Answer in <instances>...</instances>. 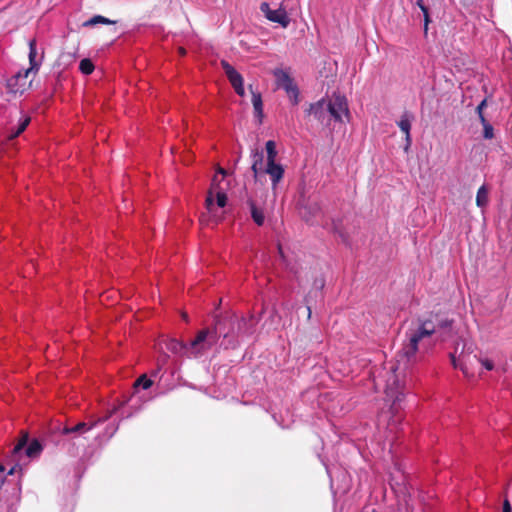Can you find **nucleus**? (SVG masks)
I'll return each instance as SVG.
<instances>
[{
    "instance_id": "f257e3e1",
    "label": "nucleus",
    "mask_w": 512,
    "mask_h": 512,
    "mask_svg": "<svg viewBox=\"0 0 512 512\" xmlns=\"http://www.w3.org/2000/svg\"><path fill=\"white\" fill-rule=\"evenodd\" d=\"M452 326L453 320L440 318L438 315L412 321L405 332L402 356L407 362H414L418 353H425L436 342L449 339L452 336Z\"/></svg>"
},
{
    "instance_id": "f03ea898",
    "label": "nucleus",
    "mask_w": 512,
    "mask_h": 512,
    "mask_svg": "<svg viewBox=\"0 0 512 512\" xmlns=\"http://www.w3.org/2000/svg\"><path fill=\"white\" fill-rule=\"evenodd\" d=\"M259 320L260 318L253 314L249 317H239L230 313L215 316L213 331L217 341L220 340V348L225 350L238 348L246 338L255 333Z\"/></svg>"
},
{
    "instance_id": "7ed1b4c3",
    "label": "nucleus",
    "mask_w": 512,
    "mask_h": 512,
    "mask_svg": "<svg viewBox=\"0 0 512 512\" xmlns=\"http://www.w3.org/2000/svg\"><path fill=\"white\" fill-rule=\"evenodd\" d=\"M28 443V435H24L18 443L10 451L9 461L14 465L9 469L8 474L12 475L16 472L17 468L27 464V459H34L40 456L43 446L41 443L34 439Z\"/></svg>"
},
{
    "instance_id": "20e7f679",
    "label": "nucleus",
    "mask_w": 512,
    "mask_h": 512,
    "mask_svg": "<svg viewBox=\"0 0 512 512\" xmlns=\"http://www.w3.org/2000/svg\"><path fill=\"white\" fill-rule=\"evenodd\" d=\"M386 401L390 402V420L388 422V427L393 430L400 424L401 415L400 411L402 410V402L405 398L404 386L400 383L395 375H392L390 379H388L386 388H385Z\"/></svg>"
},
{
    "instance_id": "39448f33",
    "label": "nucleus",
    "mask_w": 512,
    "mask_h": 512,
    "mask_svg": "<svg viewBox=\"0 0 512 512\" xmlns=\"http://www.w3.org/2000/svg\"><path fill=\"white\" fill-rule=\"evenodd\" d=\"M252 165L251 169L254 174V178L257 179L260 173H265L270 176L272 186L275 188L284 176V168L281 164L274 162H268L266 168L263 169V150L254 148L251 150Z\"/></svg>"
},
{
    "instance_id": "423d86ee",
    "label": "nucleus",
    "mask_w": 512,
    "mask_h": 512,
    "mask_svg": "<svg viewBox=\"0 0 512 512\" xmlns=\"http://www.w3.org/2000/svg\"><path fill=\"white\" fill-rule=\"evenodd\" d=\"M217 343L213 329L200 330L195 338L187 343V358H199L208 353Z\"/></svg>"
},
{
    "instance_id": "0eeeda50",
    "label": "nucleus",
    "mask_w": 512,
    "mask_h": 512,
    "mask_svg": "<svg viewBox=\"0 0 512 512\" xmlns=\"http://www.w3.org/2000/svg\"><path fill=\"white\" fill-rule=\"evenodd\" d=\"M273 75L276 78L277 86L285 90L293 105H297L299 103V89L290 75L282 69H275Z\"/></svg>"
},
{
    "instance_id": "6e6552de",
    "label": "nucleus",
    "mask_w": 512,
    "mask_h": 512,
    "mask_svg": "<svg viewBox=\"0 0 512 512\" xmlns=\"http://www.w3.org/2000/svg\"><path fill=\"white\" fill-rule=\"evenodd\" d=\"M327 104L334 122H343V117L349 118L348 101L344 95L334 93Z\"/></svg>"
},
{
    "instance_id": "1a4fd4ad",
    "label": "nucleus",
    "mask_w": 512,
    "mask_h": 512,
    "mask_svg": "<svg viewBox=\"0 0 512 512\" xmlns=\"http://www.w3.org/2000/svg\"><path fill=\"white\" fill-rule=\"evenodd\" d=\"M472 359L481 363V365L488 371L493 370L494 363L487 358H478L477 355H464L461 354L458 358H456L453 354H451V363L454 368H459L466 376L471 374V370L469 365L472 362Z\"/></svg>"
},
{
    "instance_id": "9d476101",
    "label": "nucleus",
    "mask_w": 512,
    "mask_h": 512,
    "mask_svg": "<svg viewBox=\"0 0 512 512\" xmlns=\"http://www.w3.org/2000/svg\"><path fill=\"white\" fill-rule=\"evenodd\" d=\"M115 410H113L108 416H105V417H99L95 420H90L88 422H79L77 423L76 425L74 426H65L62 428L61 430V434L63 436H70V435H74L75 437L76 436H80V435H83L87 432H89L90 430H92L94 427H96L98 424H101V423H104L105 421L108 420V418L112 415V413H114Z\"/></svg>"
},
{
    "instance_id": "9b49d317",
    "label": "nucleus",
    "mask_w": 512,
    "mask_h": 512,
    "mask_svg": "<svg viewBox=\"0 0 512 512\" xmlns=\"http://www.w3.org/2000/svg\"><path fill=\"white\" fill-rule=\"evenodd\" d=\"M308 115H311L323 126H330L333 121L332 115H330V110L325 99H321L315 103L310 104L308 110Z\"/></svg>"
},
{
    "instance_id": "f8f14e48",
    "label": "nucleus",
    "mask_w": 512,
    "mask_h": 512,
    "mask_svg": "<svg viewBox=\"0 0 512 512\" xmlns=\"http://www.w3.org/2000/svg\"><path fill=\"white\" fill-rule=\"evenodd\" d=\"M260 10L269 21L278 23L284 28L289 26L290 18L284 8L273 10L267 2H263L260 5Z\"/></svg>"
},
{
    "instance_id": "ddd939ff",
    "label": "nucleus",
    "mask_w": 512,
    "mask_h": 512,
    "mask_svg": "<svg viewBox=\"0 0 512 512\" xmlns=\"http://www.w3.org/2000/svg\"><path fill=\"white\" fill-rule=\"evenodd\" d=\"M222 68L224 69V72L231 83L232 87L234 88L235 92L243 97L245 95L244 90V81L242 75L227 61L221 62Z\"/></svg>"
},
{
    "instance_id": "4468645a",
    "label": "nucleus",
    "mask_w": 512,
    "mask_h": 512,
    "mask_svg": "<svg viewBox=\"0 0 512 512\" xmlns=\"http://www.w3.org/2000/svg\"><path fill=\"white\" fill-rule=\"evenodd\" d=\"M31 72L29 70H20L9 79H7L6 87L10 93H23L28 85V75Z\"/></svg>"
},
{
    "instance_id": "2eb2a0df",
    "label": "nucleus",
    "mask_w": 512,
    "mask_h": 512,
    "mask_svg": "<svg viewBox=\"0 0 512 512\" xmlns=\"http://www.w3.org/2000/svg\"><path fill=\"white\" fill-rule=\"evenodd\" d=\"M214 193L216 197V205L219 208L225 207L227 203L226 193L223 190L217 189L214 186H212L205 200L206 208L210 214H213L215 210Z\"/></svg>"
},
{
    "instance_id": "dca6fc26",
    "label": "nucleus",
    "mask_w": 512,
    "mask_h": 512,
    "mask_svg": "<svg viewBox=\"0 0 512 512\" xmlns=\"http://www.w3.org/2000/svg\"><path fill=\"white\" fill-rule=\"evenodd\" d=\"M413 119H414V116L410 112L405 111L401 115L399 121H397L398 127L400 128V130L403 133H405V142H406L405 150H407L412 143L410 130H411V125H412Z\"/></svg>"
},
{
    "instance_id": "f3484780",
    "label": "nucleus",
    "mask_w": 512,
    "mask_h": 512,
    "mask_svg": "<svg viewBox=\"0 0 512 512\" xmlns=\"http://www.w3.org/2000/svg\"><path fill=\"white\" fill-rule=\"evenodd\" d=\"M162 344L173 355L187 358V343L175 338H168Z\"/></svg>"
},
{
    "instance_id": "a211bd4d",
    "label": "nucleus",
    "mask_w": 512,
    "mask_h": 512,
    "mask_svg": "<svg viewBox=\"0 0 512 512\" xmlns=\"http://www.w3.org/2000/svg\"><path fill=\"white\" fill-rule=\"evenodd\" d=\"M43 57H44L43 53L38 57L36 40L31 39L29 41V54H28L30 67L27 70L36 74L40 69V66L43 61Z\"/></svg>"
},
{
    "instance_id": "6ab92c4d",
    "label": "nucleus",
    "mask_w": 512,
    "mask_h": 512,
    "mask_svg": "<svg viewBox=\"0 0 512 512\" xmlns=\"http://www.w3.org/2000/svg\"><path fill=\"white\" fill-rule=\"evenodd\" d=\"M301 213L306 222L314 224L316 218L321 215V207L317 202H311L303 208Z\"/></svg>"
},
{
    "instance_id": "aec40b11",
    "label": "nucleus",
    "mask_w": 512,
    "mask_h": 512,
    "mask_svg": "<svg viewBox=\"0 0 512 512\" xmlns=\"http://www.w3.org/2000/svg\"><path fill=\"white\" fill-rule=\"evenodd\" d=\"M250 89H252L251 85H250ZM251 94H252L251 100H252V105L254 108V113H255L256 117H258L259 122H261L262 118H263V102H262L261 94L257 91H253V90H251Z\"/></svg>"
},
{
    "instance_id": "412c9836",
    "label": "nucleus",
    "mask_w": 512,
    "mask_h": 512,
    "mask_svg": "<svg viewBox=\"0 0 512 512\" xmlns=\"http://www.w3.org/2000/svg\"><path fill=\"white\" fill-rule=\"evenodd\" d=\"M250 211H251V217L253 221L258 225L262 226L265 221L264 212L262 209L258 208L255 203L251 200L248 202Z\"/></svg>"
},
{
    "instance_id": "4be33fe9",
    "label": "nucleus",
    "mask_w": 512,
    "mask_h": 512,
    "mask_svg": "<svg viewBox=\"0 0 512 512\" xmlns=\"http://www.w3.org/2000/svg\"><path fill=\"white\" fill-rule=\"evenodd\" d=\"M476 204L478 207L483 208L488 204V188L486 185H482L476 195Z\"/></svg>"
},
{
    "instance_id": "5701e85b",
    "label": "nucleus",
    "mask_w": 512,
    "mask_h": 512,
    "mask_svg": "<svg viewBox=\"0 0 512 512\" xmlns=\"http://www.w3.org/2000/svg\"><path fill=\"white\" fill-rule=\"evenodd\" d=\"M113 23H114L113 21H111L110 19H108V18H106L104 16L95 15L92 18H90L89 20L85 21L83 23V26L91 27V26H94V25H97V24H113Z\"/></svg>"
},
{
    "instance_id": "b1692460",
    "label": "nucleus",
    "mask_w": 512,
    "mask_h": 512,
    "mask_svg": "<svg viewBox=\"0 0 512 512\" xmlns=\"http://www.w3.org/2000/svg\"><path fill=\"white\" fill-rule=\"evenodd\" d=\"M29 123H30V117H28V116L22 117L20 119L17 129L15 131L11 132V134L9 135V138L14 139V138L18 137L23 131H25V129L27 128Z\"/></svg>"
},
{
    "instance_id": "393cba45",
    "label": "nucleus",
    "mask_w": 512,
    "mask_h": 512,
    "mask_svg": "<svg viewBox=\"0 0 512 512\" xmlns=\"http://www.w3.org/2000/svg\"><path fill=\"white\" fill-rule=\"evenodd\" d=\"M480 123L483 126V138L484 139H492L494 137V128L485 118V116H481Z\"/></svg>"
},
{
    "instance_id": "a878e982",
    "label": "nucleus",
    "mask_w": 512,
    "mask_h": 512,
    "mask_svg": "<svg viewBox=\"0 0 512 512\" xmlns=\"http://www.w3.org/2000/svg\"><path fill=\"white\" fill-rule=\"evenodd\" d=\"M267 153V163L274 162L277 156L276 143L273 140H269L265 145Z\"/></svg>"
},
{
    "instance_id": "bb28decb",
    "label": "nucleus",
    "mask_w": 512,
    "mask_h": 512,
    "mask_svg": "<svg viewBox=\"0 0 512 512\" xmlns=\"http://www.w3.org/2000/svg\"><path fill=\"white\" fill-rule=\"evenodd\" d=\"M79 70L84 75H90L94 71V64L88 58L82 59L79 64Z\"/></svg>"
},
{
    "instance_id": "cd10ccee",
    "label": "nucleus",
    "mask_w": 512,
    "mask_h": 512,
    "mask_svg": "<svg viewBox=\"0 0 512 512\" xmlns=\"http://www.w3.org/2000/svg\"><path fill=\"white\" fill-rule=\"evenodd\" d=\"M152 383V380L148 379L146 375H142L134 382L133 388L137 391L141 386L144 390H146L152 386Z\"/></svg>"
},
{
    "instance_id": "c85d7f7f",
    "label": "nucleus",
    "mask_w": 512,
    "mask_h": 512,
    "mask_svg": "<svg viewBox=\"0 0 512 512\" xmlns=\"http://www.w3.org/2000/svg\"><path fill=\"white\" fill-rule=\"evenodd\" d=\"M417 5L419 6V8L421 9V11H422V12H423V14H424V29H425V31H427V29H428V24H429V22H430L428 8H427V6L424 4L423 0H417Z\"/></svg>"
},
{
    "instance_id": "c756f323",
    "label": "nucleus",
    "mask_w": 512,
    "mask_h": 512,
    "mask_svg": "<svg viewBox=\"0 0 512 512\" xmlns=\"http://www.w3.org/2000/svg\"><path fill=\"white\" fill-rule=\"evenodd\" d=\"M332 230L335 234H338L339 237L341 238V240L344 242V243H348V237L346 236V234L341 230L340 228V225L338 222L336 221H333L332 222Z\"/></svg>"
},
{
    "instance_id": "7c9ffc66",
    "label": "nucleus",
    "mask_w": 512,
    "mask_h": 512,
    "mask_svg": "<svg viewBox=\"0 0 512 512\" xmlns=\"http://www.w3.org/2000/svg\"><path fill=\"white\" fill-rule=\"evenodd\" d=\"M487 106V100L483 99L478 106L476 107V113L478 115V118L481 119V116H484L483 110Z\"/></svg>"
},
{
    "instance_id": "2f4dec72",
    "label": "nucleus",
    "mask_w": 512,
    "mask_h": 512,
    "mask_svg": "<svg viewBox=\"0 0 512 512\" xmlns=\"http://www.w3.org/2000/svg\"><path fill=\"white\" fill-rule=\"evenodd\" d=\"M325 286V280L323 278L315 279L313 283V288L321 291Z\"/></svg>"
},
{
    "instance_id": "473e14b6",
    "label": "nucleus",
    "mask_w": 512,
    "mask_h": 512,
    "mask_svg": "<svg viewBox=\"0 0 512 512\" xmlns=\"http://www.w3.org/2000/svg\"><path fill=\"white\" fill-rule=\"evenodd\" d=\"M169 358V355L167 353H162L160 357L158 358V364L159 366L164 365L167 363V360Z\"/></svg>"
},
{
    "instance_id": "72a5a7b5",
    "label": "nucleus",
    "mask_w": 512,
    "mask_h": 512,
    "mask_svg": "<svg viewBox=\"0 0 512 512\" xmlns=\"http://www.w3.org/2000/svg\"><path fill=\"white\" fill-rule=\"evenodd\" d=\"M511 511H512V508H511V505H510L509 501L505 500L504 504H503V511L502 512H511Z\"/></svg>"
},
{
    "instance_id": "f704fd0d",
    "label": "nucleus",
    "mask_w": 512,
    "mask_h": 512,
    "mask_svg": "<svg viewBox=\"0 0 512 512\" xmlns=\"http://www.w3.org/2000/svg\"><path fill=\"white\" fill-rule=\"evenodd\" d=\"M278 251H279L280 256L283 258L284 256H283L282 248L280 245L278 246Z\"/></svg>"
},
{
    "instance_id": "c9c22d12",
    "label": "nucleus",
    "mask_w": 512,
    "mask_h": 512,
    "mask_svg": "<svg viewBox=\"0 0 512 512\" xmlns=\"http://www.w3.org/2000/svg\"><path fill=\"white\" fill-rule=\"evenodd\" d=\"M307 309H308V316L310 317V315H311V309H310V307H309V306L307 307Z\"/></svg>"
},
{
    "instance_id": "e433bc0d",
    "label": "nucleus",
    "mask_w": 512,
    "mask_h": 512,
    "mask_svg": "<svg viewBox=\"0 0 512 512\" xmlns=\"http://www.w3.org/2000/svg\"><path fill=\"white\" fill-rule=\"evenodd\" d=\"M4 470H5V467L0 464V471H4Z\"/></svg>"
},
{
    "instance_id": "4c0bfd02",
    "label": "nucleus",
    "mask_w": 512,
    "mask_h": 512,
    "mask_svg": "<svg viewBox=\"0 0 512 512\" xmlns=\"http://www.w3.org/2000/svg\"><path fill=\"white\" fill-rule=\"evenodd\" d=\"M180 52H181V54H183V55L185 54V50H184L183 48H180Z\"/></svg>"
},
{
    "instance_id": "58836bf2",
    "label": "nucleus",
    "mask_w": 512,
    "mask_h": 512,
    "mask_svg": "<svg viewBox=\"0 0 512 512\" xmlns=\"http://www.w3.org/2000/svg\"><path fill=\"white\" fill-rule=\"evenodd\" d=\"M219 172L222 174V175H225V171L223 169H220Z\"/></svg>"
}]
</instances>
